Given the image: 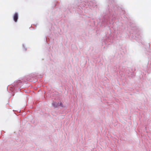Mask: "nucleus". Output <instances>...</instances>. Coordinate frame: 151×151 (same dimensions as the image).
Instances as JSON below:
<instances>
[{"label":"nucleus","instance_id":"nucleus-1","mask_svg":"<svg viewBox=\"0 0 151 151\" xmlns=\"http://www.w3.org/2000/svg\"><path fill=\"white\" fill-rule=\"evenodd\" d=\"M18 18V15L17 13H15L13 16V19L15 22H17Z\"/></svg>","mask_w":151,"mask_h":151},{"label":"nucleus","instance_id":"nucleus-2","mask_svg":"<svg viewBox=\"0 0 151 151\" xmlns=\"http://www.w3.org/2000/svg\"><path fill=\"white\" fill-rule=\"evenodd\" d=\"M60 106L62 107H63V104L61 102H60Z\"/></svg>","mask_w":151,"mask_h":151}]
</instances>
